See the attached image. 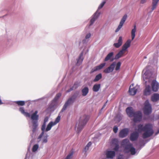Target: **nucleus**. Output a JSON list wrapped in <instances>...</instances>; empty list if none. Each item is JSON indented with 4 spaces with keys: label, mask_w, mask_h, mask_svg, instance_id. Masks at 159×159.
Instances as JSON below:
<instances>
[{
    "label": "nucleus",
    "mask_w": 159,
    "mask_h": 159,
    "mask_svg": "<svg viewBox=\"0 0 159 159\" xmlns=\"http://www.w3.org/2000/svg\"><path fill=\"white\" fill-rule=\"evenodd\" d=\"M150 72L148 70L144 69L142 71V78L145 85V88L143 92L145 95H149L151 93V89L150 86L151 78H148L149 76Z\"/></svg>",
    "instance_id": "nucleus-1"
},
{
    "label": "nucleus",
    "mask_w": 159,
    "mask_h": 159,
    "mask_svg": "<svg viewBox=\"0 0 159 159\" xmlns=\"http://www.w3.org/2000/svg\"><path fill=\"white\" fill-rule=\"evenodd\" d=\"M153 126L152 125L148 124H146L144 126L142 125H139L137 128H136L135 130L139 132H144L142 136L143 138L145 139L152 135L153 133Z\"/></svg>",
    "instance_id": "nucleus-2"
},
{
    "label": "nucleus",
    "mask_w": 159,
    "mask_h": 159,
    "mask_svg": "<svg viewBox=\"0 0 159 159\" xmlns=\"http://www.w3.org/2000/svg\"><path fill=\"white\" fill-rule=\"evenodd\" d=\"M126 112L129 117H134V121L135 122L140 121L142 120V113L139 111L134 112L133 109L131 107H127L126 109Z\"/></svg>",
    "instance_id": "nucleus-3"
},
{
    "label": "nucleus",
    "mask_w": 159,
    "mask_h": 159,
    "mask_svg": "<svg viewBox=\"0 0 159 159\" xmlns=\"http://www.w3.org/2000/svg\"><path fill=\"white\" fill-rule=\"evenodd\" d=\"M121 145L124 148V151L125 152H130L132 155L136 154V152L135 149L133 146L132 144L130 143L129 139H124L122 142Z\"/></svg>",
    "instance_id": "nucleus-4"
},
{
    "label": "nucleus",
    "mask_w": 159,
    "mask_h": 159,
    "mask_svg": "<svg viewBox=\"0 0 159 159\" xmlns=\"http://www.w3.org/2000/svg\"><path fill=\"white\" fill-rule=\"evenodd\" d=\"M89 118L88 116L84 115L81 116L75 126V130L78 134H79L83 129Z\"/></svg>",
    "instance_id": "nucleus-5"
},
{
    "label": "nucleus",
    "mask_w": 159,
    "mask_h": 159,
    "mask_svg": "<svg viewBox=\"0 0 159 159\" xmlns=\"http://www.w3.org/2000/svg\"><path fill=\"white\" fill-rule=\"evenodd\" d=\"M131 40L128 39L123 45L122 49L115 56L114 59H118L123 56L125 52L127 50V49L130 45Z\"/></svg>",
    "instance_id": "nucleus-6"
},
{
    "label": "nucleus",
    "mask_w": 159,
    "mask_h": 159,
    "mask_svg": "<svg viewBox=\"0 0 159 159\" xmlns=\"http://www.w3.org/2000/svg\"><path fill=\"white\" fill-rule=\"evenodd\" d=\"M121 65V63L120 61L118 62L117 63L116 62H114L109 67L106 68L103 70V72L106 74L111 72L113 71L115 67L116 71L119 70Z\"/></svg>",
    "instance_id": "nucleus-7"
},
{
    "label": "nucleus",
    "mask_w": 159,
    "mask_h": 159,
    "mask_svg": "<svg viewBox=\"0 0 159 159\" xmlns=\"http://www.w3.org/2000/svg\"><path fill=\"white\" fill-rule=\"evenodd\" d=\"M143 111L144 113L146 115H148L152 112L151 106L148 100L146 101L144 103Z\"/></svg>",
    "instance_id": "nucleus-8"
},
{
    "label": "nucleus",
    "mask_w": 159,
    "mask_h": 159,
    "mask_svg": "<svg viewBox=\"0 0 159 159\" xmlns=\"http://www.w3.org/2000/svg\"><path fill=\"white\" fill-rule=\"evenodd\" d=\"M60 120V116H58L55 121L53 122L51 121L48 125L46 128H45V131L47 132L50 130L52 126L56 125Z\"/></svg>",
    "instance_id": "nucleus-9"
},
{
    "label": "nucleus",
    "mask_w": 159,
    "mask_h": 159,
    "mask_svg": "<svg viewBox=\"0 0 159 159\" xmlns=\"http://www.w3.org/2000/svg\"><path fill=\"white\" fill-rule=\"evenodd\" d=\"M151 74L148 77L151 78L152 80L150 81V84H151L152 90L154 92H157L159 89V84L155 80H152V77H150Z\"/></svg>",
    "instance_id": "nucleus-10"
},
{
    "label": "nucleus",
    "mask_w": 159,
    "mask_h": 159,
    "mask_svg": "<svg viewBox=\"0 0 159 159\" xmlns=\"http://www.w3.org/2000/svg\"><path fill=\"white\" fill-rule=\"evenodd\" d=\"M61 95V94L60 93L56 95V97L49 106V108L50 109V111L53 110V108L57 105V101Z\"/></svg>",
    "instance_id": "nucleus-11"
},
{
    "label": "nucleus",
    "mask_w": 159,
    "mask_h": 159,
    "mask_svg": "<svg viewBox=\"0 0 159 159\" xmlns=\"http://www.w3.org/2000/svg\"><path fill=\"white\" fill-rule=\"evenodd\" d=\"M139 87L138 85H136L134 87V84H132L130 85L129 89V93L132 95H134L139 90Z\"/></svg>",
    "instance_id": "nucleus-12"
},
{
    "label": "nucleus",
    "mask_w": 159,
    "mask_h": 159,
    "mask_svg": "<svg viewBox=\"0 0 159 159\" xmlns=\"http://www.w3.org/2000/svg\"><path fill=\"white\" fill-rule=\"evenodd\" d=\"M48 117H46L45 118L44 120V122L42 125L41 128L42 132L41 133L38 137L39 139H41L44 134L45 130V128H46V123L48 121Z\"/></svg>",
    "instance_id": "nucleus-13"
},
{
    "label": "nucleus",
    "mask_w": 159,
    "mask_h": 159,
    "mask_svg": "<svg viewBox=\"0 0 159 159\" xmlns=\"http://www.w3.org/2000/svg\"><path fill=\"white\" fill-rule=\"evenodd\" d=\"M38 113V111H35L30 115V118L32 120L31 122H38L39 116L37 114Z\"/></svg>",
    "instance_id": "nucleus-14"
},
{
    "label": "nucleus",
    "mask_w": 159,
    "mask_h": 159,
    "mask_svg": "<svg viewBox=\"0 0 159 159\" xmlns=\"http://www.w3.org/2000/svg\"><path fill=\"white\" fill-rule=\"evenodd\" d=\"M100 14V12L97 10L91 17L90 22L89 25H91L95 20L98 18Z\"/></svg>",
    "instance_id": "nucleus-15"
},
{
    "label": "nucleus",
    "mask_w": 159,
    "mask_h": 159,
    "mask_svg": "<svg viewBox=\"0 0 159 159\" xmlns=\"http://www.w3.org/2000/svg\"><path fill=\"white\" fill-rule=\"evenodd\" d=\"M127 17V15H125L122 18L120 23L119 25L115 30L116 32H118L122 28L124 23L126 20Z\"/></svg>",
    "instance_id": "nucleus-16"
},
{
    "label": "nucleus",
    "mask_w": 159,
    "mask_h": 159,
    "mask_svg": "<svg viewBox=\"0 0 159 159\" xmlns=\"http://www.w3.org/2000/svg\"><path fill=\"white\" fill-rule=\"evenodd\" d=\"M129 132V129L127 128H125L121 130L120 132L119 136L120 137L123 138L128 135Z\"/></svg>",
    "instance_id": "nucleus-17"
},
{
    "label": "nucleus",
    "mask_w": 159,
    "mask_h": 159,
    "mask_svg": "<svg viewBox=\"0 0 159 159\" xmlns=\"http://www.w3.org/2000/svg\"><path fill=\"white\" fill-rule=\"evenodd\" d=\"M139 136V133L137 132H134L131 134L130 139L132 141H135L137 139Z\"/></svg>",
    "instance_id": "nucleus-18"
},
{
    "label": "nucleus",
    "mask_w": 159,
    "mask_h": 159,
    "mask_svg": "<svg viewBox=\"0 0 159 159\" xmlns=\"http://www.w3.org/2000/svg\"><path fill=\"white\" fill-rule=\"evenodd\" d=\"M83 54V52H82L80 54L78 58L77 59V62L76 63V65L79 66L82 63L83 60L84 59Z\"/></svg>",
    "instance_id": "nucleus-19"
},
{
    "label": "nucleus",
    "mask_w": 159,
    "mask_h": 159,
    "mask_svg": "<svg viewBox=\"0 0 159 159\" xmlns=\"http://www.w3.org/2000/svg\"><path fill=\"white\" fill-rule=\"evenodd\" d=\"M107 157L108 158H112L115 156V152L111 150H107L106 152Z\"/></svg>",
    "instance_id": "nucleus-20"
},
{
    "label": "nucleus",
    "mask_w": 159,
    "mask_h": 159,
    "mask_svg": "<svg viewBox=\"0 0 159 159\" xmlns=\"http://www.w3.org/2000/svg\"><path fill=\"white\" fill-rule=\"evenodd\" d=\"M122 37L120 36L119 37V39L118 40V42L114 43L113 44V46L116 48H119L122 45Z\"/></svg>",
    "instance_id": "nucleus-21"
},
{
    "label": "nucleus",
    "mask_w": 159,
    "mask_h": 159,
    "mask_svg": "<svg viewBox=\"0 0 159 159\" xmlns=\"http://www.w3.org/2000/svg\"><path fill=\"white\" fill-rule=\"evenodd\" d=\"M106 65V63L101 64L100 65L94 67L92 70V72L96 71L102 69Z\"/></svg>",
    "instance_id": "nucleus-22"
},
{
    "label": "nucleus",
    "mask_w": 159,
    "mask_h": 159,
    "mask_svg": "<svg viewBox=\"0 0 159 159\" xmlns=\"http://www.w3.org/2000/svg\"><path fill=\"white\" fill-rule=\"evenodd\" d=\"M91 36V34L90 33H87L85 35L84 38L82 40L83 43H88L89 40Z\"/></svg>",
    "instance_id": "nucleus-23"
},
{
    "label": "nucleus",
    "mask_w": 159,
    "mask_h": 159,
    "mask_svg": "<svg viewBox=\"0 0 159 159\" xmlns=\"http://www.w3.org/2000/svg\"><path fill=\"white\" fill-rule=\"evenodd\" d=\"M114 54V52H111L109 53L106 57L104 60V61H107L110 60H111V61H113L114 59L111 58L113 57Z\"/></svg>",
    "instance_id": "nucleus-24"
},
{
    "label": "nucleus",
    "mask_w": 159,
    "mask_h": 159,
    "mask_svg": "<svg viewBox=\"0 0 159 159\" xmlns=\"http://www.w3.org/2000/svg\"><path fill=\"white\" fill-rule=\"evenodd\" d=\"M19 110L22 114L26 117H30V114L27 112H25L24 107H20L19 108Z\"/></svg>",
    "instance_id": "nucleus-25"
},
{
    "label": "nucleus",
    "mask_w": 159,
    "mask_h": 159,
    "mask_svg": "<svg viewBox=\"0 0 159 159\" xmlns=\"http://www.w3.org/2000/svg\"><path fill=\"white\" fill-rule=\"evenodd\" d=\"M159 0H152V11H153L157 7Z\"/></svg>",
    "instance_id": "nucleus-26"
},
{
    "label": "nucleus",
    "mask_w": 159,
    "mask_h": 159,
    "mask_svg": "<svg viewBox=\"0 0 159 159\" xmlns=\"http://www.w3.org/2000/svg\"><path fill=\"white\" fill-rule=\"evenodd\" d=\"M32 131L33 133H34L37 130L38 126V122H32Z\"/></svg>",
    "instance_id": "nucleus-27"
},
{
    "label": "nucleus",
    "mask_w": 159,
    "mask_h": 159,
    "mask_svg": "<svg viewBox=\"0 0 159 159\" xmlns=\"http://www.w3.org/2000/svg\"><path fill=\"white\" fill-rule=\"evenodd\" d=\"M151 99L153 102H156L159 99V94L157 93L153 94L152 96Z\"/></svg>",
    "instance_id": "nucleus-28"
},
{
    "label": "nucleus",
    "mask_w": 159,
    "mask_h": 159,
    "mask_svg": "<svg viewBox=\"0 0 159 159\" xmlns=\"http://www.w3.org/2000/svg\"><path fill=\"white\" fill-rule=\"evenodd\" d=\"M101 87V85L100 84H95L93 87V91L95 92L98 91Z\"/></svg>",
    "instance_id": "nucleus-29"
},
{
    "label": "nucleus",
    "mask_w": 159,
    "mask_h": 159,
    "mask_svg": "<svg viewBox=\"0 0 159 159\" xmlns=\"http://www.w3.org/2000/svg\"><path fill=\"white\" fill-rule=\"evenodd\" d=\"M136 26L135 25H134V28L131 31V40H133L135 38V33L136 31Z\"/></svg>",
    "instance_id": "nucleus-30"
},
{
    "label": "nucleus",
    "mask_w": 159,
    "mask_h": 159,
    "mask_svg": "<svg viewBox=\"0 0 159 159\" xmlns=\"http://www.w3.org/2000/svg\"><path fill=\"white\" fill-rule=\"evenodd\" d=\"M89 89L88 87H85L82 90V95L83 96H86L88 93Z\"/></svg>",
    "instance_id": "nucleus-31"
},
{
    "label": "nucleus",
    "mask_w": 159,
    "mask_h": 159,
    "mask_svg": "<svg viewBox=\"0 0 159 159\" xmlns=\"http://www.w3.org/2000/svg\"><path fill=\"white\" fill-rule=\"evenodd\" d=\"M18 106H23L25 104V102L23 101H18L14 102Z\"/></svg>",
    "instance_id": "nucleus-32"
},
{
    "label": "nucleus",
    "mask_w": 159,
    "mask_h": 159,
    "mask_svg": "<svg viewBox=\"0 0 159 159\" xmlns=\"http://www.w3.org/2000/svg\"><path fill=\"white\" fill-rule=\"evenodd\" d=\"M39 148V145L38 144H35L32 148V152L34 153L36 152Z\"/></svg>",
    "instance_id": "nucleus-33"
},
{
    "label": "nucleus",
    "mask_w": 159,
    "mask_h": 159,
    "mask_svg": "<svg viewBox=\"0 0 159 159\" xmlns=\"http://www.w3.org/2000/svg\"><path fill=\"white\" fill-rule=\"evenodd\" d=\"M102 78V74L101 73L99 74L96 76L95 78L93 80V81L94 82H97L101 79Z\"/></svg>",
    "instance_id": "nucleus-34"
},
{
    "label": "nucleus",
    "mask_w": 159,
    "mask_h": 159,
    "mask_svg": "<svg viewBox=\"0 0 159 159\" xmlns=\"http://www.w3.org/2000/svg\"><path fill=\"white\" fill-rule=\"evenodd\" d=\"M68 107V106L66 105V104H64L63 107V108H62V109L61 110V111L60 112V113L59 114V115L58 116H60V117H61V116L62 115V112H64L66 109L67 107Z\"/></svg>",
    "instance_id": "nucleus-35"
},
{
    "label": "nucleus",
    "mask_w": 159,
    "mask_h": 159,
    "mask_svg": "<svg viewBox=\"0 0 159 159\" xmlns=\"http://www.w3.org/2000/svg\"><path fill=\"white\" fill-rule=\"evenodd\" d=\"M91 144L92 143L91 142H89L88 143L84 148V150L85 152H86L89 150V148L91 146Z\"/></svg>",
    "instance_id": "nucleus-36"
},
{
    "label": "nucleus",
    "mask_w": 159,
    "mask_h": 159,
    "mask_svg": "<svg viewBox=\"0 0 159 159\" xmlns=\"http://www.w3.org/2000/svg\"><path fill=\"white\" fill-rule=\"evenodd\" d=\"M72 103V99L71 98H69L68 100L66 102L65 104L68 106H69Z\"/></svg>",
    "instance_id": "nucleus-37"
},
{
    "label": "nucleus",
    "mask_w": 159,
    "mask_h": 159,
    "mask_svg": "<svg viewBox=\"0 0 159 159\" xmlns=\"http://www.w3.org/2000/svg\"><path fill=\"white\" fill-rule=\"evenodd\" d=\"M105 3L106 2L105 1L102 2L99 5L97 10L98 11L99 10L101 9L103 7Z\"/></svg>",
    "instance_id": "nucleus-38"
},
{
    "label": "nucleus",
    "mask_w": 159,
    "mask_h": 159,
    "mask_svg": "<svg viewBox=\"0 0 159 159\" xmlns=\"http://www.w3.org/2000/svg\"><path fill=\"white\" fill-rule=\"evenodd\" d=\"M73 154V152H70L67 156L65 159H71L72 158Z\"/></svg>",
    "instance_id": "nucleus-39"
},
{
    "label": "nucleus",
    "mask_w": 159,
    "mask_h": 159,
    "mask_svg": "<svg viewBox=\"0 0 159 159\" xmlns=\"http://www.w3.org/2000/svg\"><path fill=\"white\" fill-rule=\"evenodd\" d=\"M48 135H46L45 136H44L43 139V143H46L48 142L47 138Z\"/></svg>",
    "instance_id": "nucleus-40"
},
{
    "label": "nucleus",
    "mask_w": 159,
    "mask_h": 159,
    "mask_svg": "<svg viewBox=\"0 0 159 159\" xmlns=\"http://www.w3.org/2000/svg\"><path fill=\"white\" fill-rule=\"evenodd\" d=\"M114 146L115 147L113 149L114 150L116 151H117L119 148V146L118 144L117 143H115L114 144Z\"/></svg>",
    "instance_id": "nucleus-41"
},
{
    "label": "nucleus",
    "mask_w": 159,
    "mask_h": 159,
    "mask_svg": "<svg viewBox=\"0 0 159 159\" xmlns=\"http://www.w3.org/2000/svg\"><path fill=\"white\" fill-rule=\"evenodd\" d=\"M118 129L117 126H114L113 129V131L114 132H115V133H116L117 132Z\"/></svg>",
    "instance_id": "nucleus-42"
},
{
    "label": "nucleus",
    "mask_w": 159,
    "mask_h": 159,
    "mask_svg": "<svg viewBox=\"0 0 159 159\" xmlns=\"http://www.w3.org/2000/svg\"><path fill=\"white\" fill-rule=\"evenodd\" d=\"M117 159H124V156L122 155H120L118 156Z\"/></svg>",
    "instance_id": "nucleus-43"
},
{
    "label": "nucleus",
    "mask_w": 159,
    "mask_h": 159,
    "mask_svg": "<svg viewBox=\"0 0 159 159\" xmlns=\"http://www.w3.org/2000/svg\"><path fill=\"white\" fill-rule=\"evenodd\" d=\"M147 0H141V3L142 4L144 3H145Z\"/></svg>",
    "instance_id": "nucleus-44"
},
{
    "label": "nucleus",
    "mask_w": 159,
    "mask_h": 159,
    "mask_svg": "<svg viewBox=\"0 0 159 159\" xmlns=\"http://www.w3.org/2000/svg\"><path fill=\"white\" fill-rule=\"evenodd\" d=\"M73 90V89L72 88H70V89L69 90H68L66 91L67 92H70L72 90Z\"/></svg>",
    "instance_id": "nucleus-45"
},
{
    "label": "nucleus",
    "mask_w": 159,
    "mask_h": 159,
    "mask_svg": "<svg viewBox=\"0 0 159 159\" xmlns=\"http://www.w3.org/2000/svg\"><path fill=\"white\" fill-rule=\"evenodd\" d=\"M159 133V129L157 131V132L155 133V135H157Z\"/></svg>",
    "instance_id": "nucleus-46"
},
{
    "label": "nucleus",
    "mask_w": 159,
    "mask_h": 159,
    "mask_svg": "<svg viewBox=\"0 0 159 159\" xmlns=\"http://www.w3.org/2000/svg\"><path fill=\"white\" fill-rule=\"evenodd\" d=\"M106 103H107V102L104 105L102 108V109H103L105 107V106H106Z\"/></svg>",
    "instance_id": "nucleus-47"
},
{
    "label": "nucleus",
    "mask_w": 159,
    "mask_h": 159,
    "mask_svg": "<svg viewBox=\"0 0 159 159\" xmlns=\"http://www.w3.org/2000/svg\"><path fill=\"white\" fill-rule=\"evenodd\" d=\"M116 139H113L112 140V142H113V143H114V142H116Z\"/></svg>",
    "instance_id": "nucleus-48"
},
{
    "label": "nucleus",
    "mask_w": 159,
    "mask_h": 159,
    "mask_svg": "<svg viewBox=\"0 0 159 159\" xmlns=\"http://www.w3.org/2000/svg\"><path fill=\"white\" fill-rule=\"evenodd\" d=\"M145 58H146V57H145Z\"/></svg>",
    "instance_id": "nucleus-49"
}]
</instances>
